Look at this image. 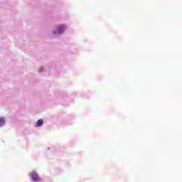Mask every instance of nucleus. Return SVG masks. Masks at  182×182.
Returning <instances> with one entry per match:
<instances>
[{"label":"nucleus","instance_id":"1","mask_svg":"<svg viewBox=\"0 0 182 182\" xmlns=\"http://www.w3.org/2000/svg\"><path fill=\"white\" fill-rule=\"evenodd\" d=\"M65 28L66 27L65 26V25H60V26H58L57 31H54L53 33L55 35H60V33H63V31H65Z\"/></svg>","mask_w":182,"mask_h":182},{"label":"nucleus","instance_id":"2","mask_svg":"<svg viewBox=\"0 0 182 182\" xmlns=\"http://www.w3.org/2000/svg\"><path fill=\"white\" fill-rule=\"evenodd\" d=\"M30 177L32 178L33 181H39L41 180V178H39L38 173L35 171L31 173Z\"/></svg>","mask_w":182,"mask_h":182},{"label":"nucleus","instance_id":"3","mask_svg":"<svg viewBox=\"0 0 182 182\" xmlns=\"http://www.w3.org/2000/svg\"><path fill=\"white\" fill-rule=\"evenodd\" d=\"M42 124H43V119H38L36 126V127H41V126H42Z\"/></svg>","mask_w":182,"mask_h":182},{"label":"nucleus","instance_id":"4","mask_svg":"<svg viewBox=\"0 0 182 182\" xmlns=\"http://www.w3.org/2000/svg\"><path fill=\"white\" fill-rule=\"evenodd\" d=\"M5 124V118H0V127H2Z\"/></svg>","mask_w":182,"mask_h":182}]
</instances>
